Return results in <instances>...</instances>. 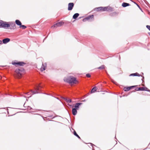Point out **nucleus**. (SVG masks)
<instances>
[{
    "label": "nucleus",
    "instance_id": "obj_1",
    "mask_svg": "<svg viewBox=\"0 0 150 150\" xmlns=\"http://www.w3.org/2000/svg\"><path fill=\"white\" fill-rule=\"evenodd\" d=\"M64 81L70 84L75 83L77 81L76 78L72 76L65 77L64 79Z\"/></svg>",
    "mask_w": 150,
    "mask_h": 150
},
{
    "label": "nucleus",
    "instance_id": "obj_2",
    "mask_svg": "<svg viewBox=\"0 0 150 150\" xmlns=\"http://www.w3.org/2000/svg\"><path fill=\"white\" fill-rule=\"evenodd\" d=\"M94 10L97 11H112V8L110 6L100 7L95 8Z\"/></svg>",
    "mask_w": 150,
    "mask_h": 150
},
{
    "label": "nucleus",
    "instance_id": "obj_3",
    "mask_svg": "<svg viewBox=\"0 0 150 150\" xmlns=\"http://www.w3.org/2000/svg\"><path fill=\"white\" fill-rule=\"evenodd\" d=\"M0 27L4 29H7L10 27L9 22L0 21Z\"/></svg>",
    "mask_w": 150,
    "mask_h": 150
},
{
    "label": "nucleus",
    "instance_id": "obj_4",
    "mask_svg": "<svg viewBox=\"0 0 150 150\" xmlns=\"http://www.w3.org/2000/svg\"><path fill=\"white\" fill-rule=\"evenodd\" d=\"M11 64H12L15 65L16 67H17L18 66H23L24 64H26V63L23 62L15 60L14 61H12Z\"/></svg>",
    "mask_w": 150,
    "mask_h": 150
},
{
    "label": "nucleus",
    "instance_id": "obj_5",
    "mask_svg": "<svg viewBox=\"0 0 150 150\" xmlns=\"http://www.w3.org/2000/svg\"><path fill=\"white\" fill-rule=\"evenodd\" d=\"M25 70L23 68L20 67L16 70L15 72L18 76H21L22 74V72H24Z\"/></svg>",
    "mask_w": 150,
    "mask_h": 150
},
{
    "label": "nucleus",
    "instance_id": "obj_6",
    "mask_svg": "<svg viewBox=\"0 0 150 150\" xmlns=\"http://www.w3.org/2000/svg\"><path fill=\"white\" fill-rule=\"evenodd\" d=\"M94 19V15H90L83 18V22H85L87 20H89L90 21H92Z\"/></svg>",
    "mask_w": 150,
    "mask_h": 150
},
{
    "label": "nucleus",
    "instance_id": "obj_7",
    "mask_svg": "<svg viewBox=\"0 0 150 150\" xmlns=\"http://www.w3.org/2000/svg\"><path fill=\"white\" fill-rule=\"evenodd\" d=\"M42 87L40 85L37 86L35 87V90L34 91H31V92L32 93V94H34L38 93V91H39L40 88Z\"/></svg>",
    "mask_w": 150,
    "mask_h": 150
},
{
    "label": "nucleus",
    "instance_id": "obj_8",
    "mask_svg": "<svg viewBox=\"0 0 150 150\" xmlns=\"http://www.w3.org/2000/svg\"><path fill=\"white\" fill-rule=\"evenodd\" d=\"M137 91H150V90L147 88L146 87H140L139 88H137L135 89Z\"/></svg>",
    "mask_w": 150,
    "mask_h": 150
},
{
    "label": "nucleus",
    "instance_id": "obj_9",
    "mask_svg": "<svg viewBox=\"0 0 150 150\" xmlns=\"http://www.w3.org/2000/svg\"><path fill=\"white\" fill-rule=\"evenodd\" d=\"M9 24L10 27L9 29H10L14 30L16 28V24L14 22H9Z\"/></svg>",
    "mask_w": 150,
    "mask_h": 150
},
{
    "label": "nucleus",
    "instance_id": "obj_10",
    "mask_svg": "<svg viewBox=\"0 0 150 150\" xmlns=\"http://www.w3.org/2000/svg\"><path fill=\"white\" fill-rule=\"evenodd\" d=\"M64 24V23L62 21H60L59 22L57 23L56 24H54L52 27H57L61 26L62 25Z\"/></svg>",
    "mask_w": 150,
    "mask_h": 150
},
{
    "label": "nucleus",
    "instance_id": "obj_11",
    "mask_svg": "<svg viewBox=\"0 0 150 150\" xmlns=\"http://www.w3.org/2000/svg\"><path fill=\"white\" fill-rule=\"evenodd\" d=\"M74 4L73 3H69L68 5V10L69 11L71 10L74 6Z\"/></svg>",
    "mask_w": 150,
    "mask_h": 150
},
{
    "label": "nucleus",
    "instance_id": "obj_12",
    "mask_svg": "<svg viewBox=\"0 0 150 150\" xmlns=\"http://www.w3.org/2000/svg\"><path fill=\"white\" fill-rule=\"evenodd\" d=\"M47 66V64L46 63H42V65L40 69V70L41 71H43L46 69V68Z\"/></svg>",
    "mask_w": 150,
    "mask_h": 150
},
{
    "label": "nucleus",
    "instance_id": "obj_13",
    "mask_svg": "<svg viewBox=\"0 0 150 150\" xmlns=\"http://www.w3.org/2000/svg\"><path fill=\"white\" fill-rule=\"evenodd\" d=\"M82 103H76L74 105V108L78 110L79 109V106L82 104Z\"/></svg>",
    "mask_w": 150,
    "mask_h": 150
},
{
    "label": "nucleus",
    "instance_id": "obj_14",
    "mask_svg": "<svg viewBox=\"0 0 150 150\" xmlns=\"http://www.w3.org/2000/svg\"><path fill=\"white\" fill-rule=\"evenodd\" d=\"M10 40V39L8 38H6L3 40L2 42L4 44H6L9 42Z\"/></svg>",
    "mask_w": 150,
    "mask_h": 150
},
{
    "label": "nucleus",
    "instance_id": "obj_15",
    "mask_svg": "<svg viewBox=\"0 0 150 150\" xmlns=\"http://www.w3.org/2000/svg\"><path fill=\"white\" fill-rule=\"evenodd\" d=\"M77 110L76 109L73 108L72 110V113L74 115H76L77 111Z\"/></svg>",
    "mask_w": 150,
    "mask_h": 150
},
{
    "label": "nucleus",
    "instance_id": "obj_16",
    "mask_svg": "<svg viewBox=\"0 0 150 150\" xmlns=\"http://www.w3.org/2000/svg\"><path fill=\"white\" fill-rule=\"evenodd\" d=\"M141 76V75L138 74V73H132L130 74L129 75V76Z\"/></svg>",
    "mask_w": 150,
    "mask_h": 150
},
{
    "label": "nucleus",
    "instance_id": "obj_17",
    "mask_svg": "<svg viewBox=\"0 0 150 150\" xmlns=\"http://www.w3.org/2000/svg\"><path fill=\"white\" fill-rule=\"evenodd\" d=\"M130 5L128 3H126V2H123L122 4V6L123 7H125L127 6H129Z\"/></svg>",
    "mask_w": 150,
    "mask_h": 150
},
{
    "label": "nucleus",
    "instance_id": "obj_18",
    "mask_svg": "<svg viewBox=\"0 0 150 150\" xmlns=\"http://www.w3.org/2000/svg\"><path fill=\"white\" fill-rule=\"evenodd\" d=\"M15 23L17 25L19 26H20L22 24L21 22L18 20H16L15 21Z\"/></svg>",
    "mask_w": 150,
    "mask_h": 150
},
{
    "label": "nucleus",
    "instance_id": "obj_19",
    "mask_svg": "<svg viewBox=\"0 0 150 150\" xmlns=\"http://www.w3.org/2000/svg\"><path fill=\"white\" fill-rule=\"evenodd\" d=\"M64 99L67 103H71L72 102L71 99L67 98H64Z\"/></svg>",
    "mask_w": 150,
    "mask_h": 150
},
{
    "label": "nucleus",
    "instance_id": "obj_20",
    "mask_svg": "<svg viewBox=\"0 0 150 150\" xmlns=\"http://www.w3.org/2000/svg\"><path fill=\"white\" fill-rule=\"evenodd\" d=\"M97 90V88L96 86L93 87L91 91V93H94Z\"/></svg>",
    "mask_w": 150,
    "mask_h": 150
},
{
    "label": "nucleus",
    "instance_id": "obj_21",
    "mask_svg": "<svg viewBox=\"0 0 150 150\" xmlns=\"http://www.w3.org/2000/svg\"><path fill=\"white\" fill-rule=\"evenodd\" d=\"M74 130L73 134H74L76 137L78 138L79 139H81L80 137L79 136V135L77 134L76 132L75 131L74 129H72Z\"/></svg>",
    "mask_w": 150,
    "mask_h": 150
},
{
    "label": "nucleus",
    "instance_id": "obj_22",
    "mask_svg": "<svg viewBox=\"0 0 150 150\" xmlns=\"http://www.w3.org/2000/svg\"><path fill=\"white\" fill-rule=\"evenodd\" d=\"M79 16V13H75L73 16V18L74 19H76L77 18V17Z\"/></svg>",
    "mask_w": 150,
    "mask_h": 150
},
{
    "label": "nucleus",
    "instance_id": "obj_23",
    "mask_svg": "<svg viewBox=\"0 0 150 150\" xmlns=\"http://www.w3.org/2000/svg\"><path fill=\"white\" fill-rule=\"evenodd\" d=\"M129 87H125L124 88V90L125 91H129L130 90Z\"/></svg>",
    "mask_w": 150,
    "mask_h": 150
},
{
    "label": "nucleus",
    "instance_id": "obj_24",
    "mask_svg": "<svg viewBox=\"0 0 150 150\" xmlns=\"http://www.w3.org/2000/svg\"><path fill=\"white\" fill-rule=\"evenodd\" d=\"M117 13L116 12H113L110 13V16H115V15H117Z\"/></svg>",
    "mask_w": 150,
    "mask_h": 150
},
{
    "label": "nucleus",
    "instance_id": "obj_25",
    "mask_svg": "<svg viewBox=\"0 0 150 150\" xmlns=\"http://www.w3.org/2000/svg\"><path fill=\"white\" fill-rule=\"evenodd\" d=\"M105 66L104 65H102L100 66L99 67L97 68L98 69H103L105 68Z\"/></svg>",
    "mask_w": 150,
    "mask_h": 150
},
{
    "label": "nucleus",
    "instance_id": "obj_26",
    "mask_svg": "<svg viewBox=\"0 0 150 150\" xmlns=\"http://www.w3.org/2000/svg\"><path fill=\"white\" fill-rule=\"evenodd\" d=\"M27 27L26 26L24 25H22V24L20 26H19V28H22L23 29H25Z\"/></svg>",
    "mask_w": 150,
    "mask_h": 150
},
{
    "label": "nucleus",
    "instance_id": "obj_27",
    "mask_svg": "<svg viewBox=\"0 0 150 150\" xmlns=\"http://www.w3.org/2000/svg\"><path fill=\"white\" fill-rule=\"evenodd\" d=\"M137 86V85L132 86H129V87L130 88V89H131L133 88H135V87H136Z\"/></svg>",
    "mask_w": 150,
    "mask_h": 150
},
{
    "label": "nucleus",
    "instance_id": "obj_28",
    "mask_svg": "<svg viewBox=\"0 0 150 150\" xmlns=\"http://www.w3.org/2000/svg\"><path fill=\"white\" fill-rule=\"evenodd\" d=\"M86 76L87 77L89 78L91 77V75L89 74H87L86 75Z\"/></svg>",
    "mask_w": 150,
    "mask_h": 150
},
{
    "label": "nucleus",
    "instance_id": "obj_29",
    "mask_svg": "<svg viewBox=\"0 0 150 150\" xmlns=\"http://www.w3.org/2000/svg\"><path fill=\"white\" fill-rule=\"evenodd\" d=\"M146 28L150 31V26L149 25H147L146 26Z\"/></svg>",
    "mask_w": 150,
    "mask_h": 150
},
{
    "label": "nucleus",
    "instance_id": "obj_30",
    "mask_svg": "<svg viewBox=\"0 0 150 150\" xmlns=\"http://www.w3.org/2000/svg\"><path fill=\"white\" fill-rule=\"evenodd\" d=\"M134 3L137 5V6L140 8V9L142 10V9L140 8V6L138 4H137L136 2H134Z\"/></svg>",
    "mask_w": 150,
    "mask_h": 150
},
{
    "label": "nucleus",
    "instance_id": "obj_31",
    "mask_svg": "<svg viewBox=\"0 0 150 150\" xmlns=\"http://www.w3.org/2000/svg\"><path fill=\"white\" fill-rule=\"evenodd\" d=\"M142 81L143 82H144V77L143 76H142Z\"/></svg>",
    "mask_w": 150,
    "mask_h": 150
},
{
    "label": "nucleus",
    "instance_id": "obj_32",
    "mask_svg": "<svg viewBox=\"0 0 150 150\" xmlns=\"http://www.w3.org/2000/svg\"><path fill=\"white\" fill-rule=\"evenodd\" d=\"M68 105L70 107H71V108H73V107H74V106H73V105H70V104H68Z\"/></svg>",
    "mask_w": 150,
    "mask_h": 150
},
{
    "label": "nucleus",
    "instance_id": "obj_33",
    "mask_svg": "<svg viewBox=\"0 0 150 150\" xmlns=\"http://www.w3.org/2000/svg\"><path fill=\"white\" fill-rule=\"evenodd\" d=\"M48 117H52V118H54V117H53V116L52 115L48 116Z\"/></svg>",
    "mask_w": 150,
    "mask_h": 150
},
{
    "label": "nucleus",
    "instance_id": "obj_34",
    "mask_svg": "<svg viewBox=\"0 0 150 150\" xmlns=\"http://www.w3.org/2000/svg\"><path fill=\"white\" fill-rule=\"evenodd\" d=\"M27 107L28 108H30L29 109V110H31V109H32V108L30 107V106H28Z\"/></svg>",
    "mask_w": 150,
    "mask_h": 150
},
{
    "label": "nucleus",
    "instance_id": "obj_35",
    "mask_svg": "<svg viewBox=\"0 0 150 150\" xmlns=\"http://www.w3.org/2000/svg\"><path fill=\"white\" fill-rule=\"evenodd\" d=\"M91 146L93 147V146H95V145L94 144H93L91 143H90Z\"/></svg>",
    "mask_w": 150,
    "mask_h": 150
},
{
    "label": "nucleus",
    "instance_id": "obj_36",
    "mask_svg": "<svg viewBox=\"0 0 150 150\" xmlns=\"http://www.w3.org/2000/svg\"><path fill=\"white\" fill-rule=\"evenodd\" d=\"M2 44V41L1 40H0V44Z\"/></svg>",
    "mask_w": 150,
    "mask_h": 150
},
{
    "label": "nucleus",
    "instance_id": "obj_37",
    "mask_svg": "<svg viewBox=\"0 0 150 150\" xmlns=\"http://www.w3.org/2000/svg\"><path fill=\"white\" fill-rule=\"evenodd\" d=\"M86 101V100H83L82 101H83V102H85V101Z\"/></svg>",
    "mask_w": 150,
    "mask_h": 150
},
{
    "label": "nucleus",
    "instance_id": "obj_38",
    "mask_svg": "<svg viewBox=\"0 0 150 150\" xmlns=\"http://www.w3.org/2000/svg\"><path fill=\"white\" fill-rule=\"evenodd\" d=\"M148 34L150 36V33H149Z\"/></svg>",
    "mask_w": 150,
    "mask_h": 150
},
{
    "label": "nucleus",
    "instance_id": "obj_39",
    "mask_svg": "<svg viewBox=\"0 0 150 150\" xmlns=\"http://www.w3.org/2000/svg\"><path fill=\"white\" fill-rule=\"evenodd\" d=\"M46 38H47V37H45V39H44V40H45L46 39Z\"/></svg>",
    "mask_w": 150,
    "mask_h": 150
},
{
    "label": "nucleus",
    "instance_id": "obj_40",
    "mask_svg": "<svg viewBox=\"0 0 150 150\" xmlns=\"http://www.w3.org/2000/svg\"><path fill=\"white\" fill-rule=\"evenodd\" d=\"M29 93L28 92L27 93H26V94H28V93Z\"/></svg>",
    "mask_w": 150,
    "mask_h": 150
},
{
    "label": "nucleus",
    "instance_id": "obj_41",
    "mask_svg": "<svg viewBox=\"0 0 150 150\" xmlns=\"http://www.w3.org/2000/svg\"><path fill=\"white\" fill-rule=\"evenodd\" d=\"M142 74L143 75V73H142Z\"/></svg>",
    "mask_w": 150,
    "mask_h": 150
}]
</instances>
